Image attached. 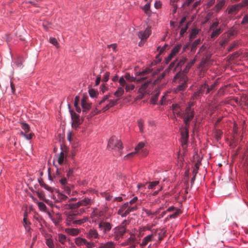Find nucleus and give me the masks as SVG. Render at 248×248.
I'll return each instance as SVG.
<instances>
[{
  "instance_id": "nucleus-13",
  "label": "nucleus",
  "mask_w": 248,
  "mask_h": 248,
  "mask_svg": "<svg viewBox=\"0 0 248 248\" xmlns=\"http://www.w3.org/2000/svg\"><path fill=\"white\" fill-rule=\"evenodd\" d=\"M241 9L239 3L230 6L228 7V14L235 15Z\"/></svg>"
},
{
  "instance_id": "nucleus-12",
  "label": "nucleus",
  "mask_w": 248,
  "mask_h": 248,
  "mask_svg": "<svg viewBox=\"0 0 248 248\" xmlns=\"http://www.w3.org/2000/svg\"><path fill=\"white\" fill-rule=\"evenodd\" d=\"M186 59L185 58H183L180 60H176L170 64L169 68L170 69H172V68L174 67V69H176V68H178L179 67L183 65L186 62Z\"/></svg>"
},
{
  "instance_id": "nucleus-29",
  "label": "nucleus",
  "mask_w": 248,
  "mask_h": 248,
  "mask_svg": "<svg viewBox=\"0 0 248 248\" xmlns=\"http://www.w3.org/2000/svg\"><path fill=\"white\" fill-rule=\"evenodd\" d=\"M78 202L80 206H85L88 205H91L92 202L91 199L88 198H85L79 201Z\"/></svg>"
},
{
  "instance_id": "nucleus-46",
  "label": "nucleus",
  "mask_w": 248,
  "mask_h": 248,
  "mask_svg": "<svg viewBox=\"0 0 248 248\" xmlns=\"http://www.w3.org/2000/svg\"><path fill=\"white\" fill-rule=\"evenodd\" d=\"M30 222L27 220V219L23 218V225L27 231H29L31 229L30 226Z\"/></svg>"
},
{
  "instance_id": "nucleus-17",
  "label": "nucleus",
  "mask_w": 248,
  "mask_h": 248,
  "mask_svg": "<svg viewBox=\"0 0 248 248\" xmlns=\"http://www.w3.org/2000/svg\"><path fill=\"white\" fill-rule=\"evenodd\" d=\"M152 82V80L151 79L146 80L144 83H143L140 86V87L139 89V93H147V89L149 85Z\"/></svg>"
},
{
  "instance_id": "nucleus-61",
  "label": "nucleus",
  "mask_w": 248,
  "mask_h": 248,
  "mask_svg": "<svg viewBox=\"0 0 248 248\" xmlns=\"http://www.w3.org/2000/svg\"><path fill=\"white\" fill-rule=\"evenodd\" d=\"M85 245L87 247V248H93L95 246V244L91 242H88L86 240V242L85 243Z\"/></svg>"
},
{
  "instance_id": "nucleus-10",
  "label": "nucleus",
  "mask_w": 248,
  "mask_h": 248,
  "mask_svg": "<svg viewBox=\"0 0 248 248\" xmlns=\"http://www.w3.org/2000/svg\"><path fill=\"white\" fill-rule=\"evenodd\" d=\"M112 225L108 222L101 221L98 224V228L103 231L104 233L108 232L111 229Z\"/></svg>"
},
{
  "instance_id": "nucleus-9",
  "label": "nucleus",
  "mask_w": 248,
  "mask_h": 248,
  "mask_svg": "<svg viewBox=\"0 0 248 248\" xmlns=\"http://www.w3.org/2000/svg\"><path fill=\"white\" fill-rule=\"evenodd\" d=\"M156 235V231H152V234L148 235L145 237L142 241V243L140 244L141 247H145L146 246L149 242L155 241V237Z\"/></svg>"
},
{
  "instance_id": "nucleus-21",
  "label": "nucleus",
  "mask_w": 248,
  "mask_h": 248,
  "mask_svg": "<svg viewBox=\"0 0 248 248\" xmlns=\"http://www.w3.org/2000/svg\"><path fill=\"white\" fill-rule=\"evenodd\" d=\"M65 232L72 236H76L80 232V230L77 228H66L65 229Z\"/></svg>"
},
{
  "instance_id": "nucleus-41",
  "label": "nucleus",
  "mask_w": 248,
  "mask_h": 248,
  "mask_svg": "<svg viewBox=\"0 0 248 248\" xmlns=\"http://www.w3.org/2000/svg\"><path fill=\"white\" fill-rule=\"evenodd\" d=\"M221 32V30L220 28L217 29L216 30H214L211 35V38H214L217 37L220 34Z\"/></svg>"
},
{
  "instance_id": "nucleus-53",
  "label": "nucleus",
  "mask_w": 248,
  "mask_h": 248,
  "mask_svg": "<svg viewBox=\"0 0 248 248\" xmlns=\"http://www.w3.org/2000/svg\"><path fill=\"white\" fill-rule=\"evenodd\" d=\"M89 93L91 97H94L96 96L97 92L93 89L89 90Z\"/></svg>"
},
{
  "instance_id": "nucleus-37",
  "label": "nucleus",
  "mask_w": 248,
  "mask_h": 248,
  "mask_svg": "<svg viewBox=\"0 0 248 248\" xmlns=\"http://www.w3.org/2000/svg\"><path fill=\"white\" fill-rule=\"evenodd\" d=\"M58 240L62 244H64L66 241V236L63 234L60 233L58 236Z\"/></svg>"
},
{
  "instance_id": "nucleus-39",
  "label": "nucleus",
  "mask_w": 248,
  "mask_h": 248,
  "mask_svg": "<svg viewBox=\"0 0 248 248\" xmlns=\"http://www.w3.org/2000/svg\"><path fill=\"white\" fill-rule=\"evenodd\" d=\"M150 2L151 0H149L148 2H147L143 7V10H144V12L147 14L149 15L151 14V11H150Z\"/></svg>"
},
{
  "instance_id": "nucleus-51",
  "label": "nucleus",
  "mask_w": 248,
  "mask_h": 248,
  "mask_svg": "<svg viewBox=\"0 0 248 248\" xmlns=\"http://www.w3.org/2000/svg\"><path fill=\"white\" fill-rule=\"evenodd\" d=\"M117 100H110L108 104L107 105L109 108H110L117 104Z\"/></svg>"
},
{
  "instance_id": "nucleus-14",
  "label": "nucleus",
  "mask_w": 248,
  "mask_h": 248,
  "mask_svg": "<svg viewBox=\"0 0 248 248\" xmlns=\"http://www.w3.org/2000/svg\"><path fill=\"white\" fill-rule=\"evenodd\" d=\"M119 82L122 86H125V91L127 92L133 90L135 88V85L132 84H127L126 81L123 77L119 80Z\"/></svg>"
},
{
  "instance_id": "nucleus-56",
  "label": "nucleus",
  "mask_w": 248,
  "mask_h": 248,
  "mask_svg": "<svg viewBox=\"0 0 248 248\" xmlns=\"http://www.w3.org/2000/svg\"><path fill=\"white\" fill-rule=\"evenodd\" d=\"M241 23L242 25L248 24V14L244 16Z\"/></svg>"
},
{
  "instance_id": "nucleus-55",
  "label": "nucleus",
  "mask_w": 248,
  "mask_h": 248,
  "mask_svg": "<svg viewBox=\"0 0 248 248\" xmlns=\"http://www.w3.org/2000/svg\"><path fill=\"white\" fill-rule=\"evenodd\" d=\"M137 197H135L132 199H131L129 202H126V203H128V204L130 205H137L136 204V202H137Z\"/></svg>"
},
{
  "instance_id": "nucleus-58",
  "label": "nucleus",
  "mask_w": 248,
  "mask_h": 248,
  "mask_svg": "<svg viewBox=\"0 0 248 248\" xmlns=\"http://www.w3.org/2000/svg\"><path fill=\"white\" fill-rule=\"evenodd\" d=\"M165 75H166L165 72L162 73L160 75H159L157 77L156 79L155 80V82L157 83V82L160 81L165 77Z\"/></svg>"
},
{
  "instance_id": "nucleus-52",
  "label": "nucleus",
  "mask_w": 248,
  "mask_h": 248,
  "mask_svg": "<svg viewBox=\"0 0 248 248\" xmlns=\"http://www.w3.org/2000/svg\"><path fill=\"white\" fill-rule=\"evenodd\" d=\"M22 128L24 130L25 133H27L30 131L29 125L26 123L22 124Z\"/></svg>"
},
{
  "instance_id": "nucleus-7",
  "label": "nucleus",
  "mask_w": 248,
  "mask_h": 248,
  "mask_svg": "<svg viewBox=\"0 0 248 248\" xmlns=\"http://www.w3.org/2000/svg\"><path fill=\"white\" fill-rule=\"evenodd\" d=\"M204 93L206 94L209 93V85L206 82L200 86L198 91L194 93L193 95L197 98Z\"/></svg>"
},
{
  "instance_id": "nucleus-1",
  "label": "nucleus",
  "mask_w": 248,
  "mask_h": 248,
  "mask_svg": "<svg viewBox=\"0 0 248 248\" xmlns=\"http://www.w3.org/2000/svg\"><path fill=\"white\" fill-rule=\"evenodd\" d=\"M195 60H193L190 63H189L184 70V72H179L176 74L173 79V82L175 83H179L176 88L177 91H184L187 87V82L188 78L187 76L186 75L190 68L194 64Z\"/></svg>"
},
{
  "instance_id": "nucleus-22",
  "label": "nucleus",
  "mask_w": 248,
  "mask_h": 248,
  "mask_svg": "<svg viewBox=\"0 0 248 248\" xmlns=\"http://www.w3.org/2000/svg\"><path fill=\"white\" fill-rule=\"evenodd\" d=\"M98 236L97 231L94 229H90L87 233V237L89 238L96 239L98 238Z\"/></svg>"
},
{
  "instance_id": "nucleus-20",
  "label": "nucleus",
  "mask_w": 248,
  "mask_h": 248,
  "mask_svg": "<svg viewBox=\"0 0 248 248\" xmlns=\"http://www.w3.org/2000/svg\"><path fill=\"white\" fill-rule=\"evenodd\" d=\"M116 246V244L110 241L104 243H101L97 248H115Z\"/></svg>"
},
{
  "instance_id": "nucleus-49",
  "label": "nucleus",
  "mask_w": 248,
  "mask_h": 248,
  "mask_svg": "<svg viewBox=\"0 0 248 248\" xmlns=\"http://www.w3.org/2000/svg\"><path fill=\"white\" fill-rule=\"evenodd\" d=\"M64 153L62 152L60 154V155H59L58 159V162L60 165H61L62 164L63 160H64Z\"/></svg>"
},
{
  "instance_id": "nucleus-36",
  "label": "nucleus",
  "mask_w": 248,
  "mask_h": 248,
  "mask_svg": "<svg viewBox=\"0 0 248 248\" xmlns=\"http://www.w3.org/2000/svg\"><path fill=\"white\" fill-rule=\"evenodd\" d=\"M222 132L219 129H216L214 132V137L216 140H218L221 138Z\"/></svg>"
},
{
  "instance_id": "nucleus-15",
  "label": "nucleus",
  "mask_w": 248,
  "mask_h": 248,
  "mask_svg": "<svg viewBox=\"0 0 248 248\" xmlns=\"http://www.w3.org/2000/svg\"><path fill=\"white\" fill-rule=\"evenodd\" d=\"M151 33L150 28H147L144 31H140L138 33V36L141 40H146Z\"/></svg>"
},
{
  "instance_id": "nucleus-44",
  "label": "nucleus",
  "mask_w": 248,
  "mask_h": 248,
  "mask_svg": "<svg viewBox=\"0 0 248 248\" xmlns=\"http://www.w3.org/2000/svg\"><path fill=\"white\" fill-rule=\"evenodd\" d=\"M124 93V90L122 87H119L115 92L114 95L117 97L121 96Z\"/></svg>"
},
{
  "instance_id": "nucleus-32",
  "label": "nucleus",
  "mask_w": 248,
  "mask_h": 248,
  "mask_svg": "<svg viewBox=\"0 0 248 248\" xmlns=\"http://www.w3.org/2000/svg\"><path fill=\"white\" fill-rule=\"evenodd\" d=\"M199 32V30L196 28L193 29L189 35V40L191 41L193 39H195Z\"/></svg>"
},
{
  "instance_id": "nucleus-40",
  "label": "nucleus",
  "mask_w": 248,
  "mask_h": 248,
  "mask_svg": "<svg viewBox=\"0 0 248 248\" xmlns=\"http://www.w3.org/2000/svg\"><path fill=\"white\" fill-rule=\"evenodd\" d=\"M159 92H156L154 95H153L150 99L151 103L152 104H155L158 99V97L159 95Z\"/></svg>"
},
{
  "instance_id": "nucleus-59",
  "label": "nucleus",
  "mask_w": 248,
  "mask_h": 248,
  "mask_svg": "<svg viewBox=\"0 0 248 248\" xmlns=\"http://www.w3.org/2000/svg\"><path fill=\"white\" fill-rule=\"evenodd\" d=\"M241 8L248 6V0H243L241 2L239 3Z\"/></svg>"
},
{
  "instance_id": "nucleus-34",
  "label": "nucleus",
  "mask_w": 248,
  "mask_h": 248,
  "mask_svg": "<svg viewBox=\"0 0 248 248\" xmlns=\"http://www.w3.org/2000/svg\"><path fill=\"white\" fill-rule=\"evenodd\" d=\"M201 43V39L199 38L196 40L192 44L191 47V51L192 52H195L197 49V46Z\"/></svg>"
},
{
  "instance_id": "nucleus-47",
  "label": "nucleus",
  "mask_w": 248,
  "mask_h": 248,
  "mask_svg": "<svg viewBox=\"0 0 248 248\" xmlns=\"http://www.w3.org/2000/svg\"><path fill=\"white\" fill-rule=\"evenodd\" d=\"M49 217L52 220L53 222L55 224V225L57 226L59 225L60 220V217H59L58 218L53 217L51 215L50 213H48Z\"/></svg>"
},
{
  "instance_id": "nucleus-23",
  "label": "nucleus",
  "mask_w": 248,
  "mask_h": 248,
  "mask_svg": "<svg viewBox=\"0 0 248 248\" xmlns=\"http://www.w3.org/2000/svg\"><path fill=\"white\" fill-rule=\"evenodd\" d=\"M225 0H219L215 5L214 10L216 12L218 13L225 5Z\"/></svg>"
},
{
  "instance_id": "nucleus-24",
  "label": "nucleus",
  "mask_w": 248,
  "mask_h": 248,
  "mask_svg": "<svg viewBox=\"0 0 248 248\" xmlns=\"http://www.w3.org/2000/svg\"><path fill=\"white\" fill-rule=\"evenodd\" d=\"M154 231H156V235H158V240L161 241L166 236L167 231L165 228H162L159 230V232H158L157 230H153Z\"/></svg>"
},
{
  "instance_id": "nucleus-54",
  "label": "nucleus",
  "mask_w": 248,
  "mask_h": 248,
  "mask_svg": "<svg viewBox=\"0 0 248 248\" xmlns=\"http://www.w3.org/2000/svg\"><path fill=\"white\" fill-rule=\"evenodd\" d=\"M159 183L158 181H154L149 183V185L148 186V188L149 189H153L156 186H157Z\"/></svg>"
},
{
  "instance_id": "nucleus-11",
  "label": "nucleus",
  "mask_w": 248,
  "mask_h": 248,
  "mask_svg": "<svg viewBox=\"0 0 248 248\" xmlns=\"http://www.w3.org/2000/svg\"><path fill=\"white\" fill-rule=\"evenodd\" d=\"M107 212L106 209H104L102 210L98 209L97 208L93 209L92 214L91 217H96L97 218L101 217H104Z\"/></svg>"
},
{
  "instance_id": "nucleus-38",
  "label": "nucleus",
  "mask_w": 248,
  "mask_h": 248,
  "mask_svg": "<svg viewBox=\"0 0 248 248\" xmlns=\"http://www.w3.org/2000/svg\"><path fill=\"white\" fill-rule=\"evenodd\" d=\"M68 197L62 193H59L58 194V199L57 200V202H61L62 201H65L68 199Z\"/></svg>"
},
{
  "instance_id": "nucleus-57",
  "label": "nucleus",
  "mask_w": 248,
  "mask_h": 248,
  "mask_svg": "<svg viewBox=\"0 0 248 248\" xmlns=\"http://www.w3.org/2000/svg\"><path fill=\"white\" fill-rule=\"evenodd\" d=\"M189 23H187V25L186 27H183L181 29L180 35L181 36H183L184 34L186 31L187 28H188V25H189Z\"/></svg>"
},
{
  "instance_id": "nucleus-43",
  "label": "nucleus",
  "mask_w": 248,
  "mask_h": 248,
  "mask_svg": "<svg viewBox=\"0 0 248 248\" xmlns=\"http://www.w3.org/2000/svg\"><path fill=\"white\" fill-rule=\"evenodd\" d=\"M23 62H24L23 58L19 56L17 58L16 62H15V63L18 67H21L22 65V63H23Z\"/></svg>"
},
{
  "instance_id": "nucleus-48",
  "label": "nucleus",
  "mask_w": 248,
  "mask_h": 248,
  "mask_svg": "<svg viewBox=\"0 0 248 248\" xmlns=\"http://www.w3.org/2000/svg\"><path fill=\"white\" fill-rule=\"evenodd\" d=\"M38 182L40 184V185L41 186L44 187L45 188L48 190H50V187H49L47 185H46L43 181V179L42 178H40L38 179Z\"/></svg>"
},
{
  "instance_id": "nucleus-50",
  "label": "nucleus",
  "mask_w": 248,
  "mask_h": 248,
  "mask_svg": "<svg viewBox=\"0 0 248 248\" xmlns=\"http://www.w3.org/2000/svg\"><path fill=\"white\" fill-rule=\"evenodd\" d=\"M46 243L49 248H54V245L52 239H47Z\"/></svg>"
},
{
  "instance_id": "nucleus-45",
  "label": "nucleus",
  "mask_w": 248,
  "mask_h": 248,
  "mask_svg": "<svg viewBox=\"0 0 248 248\" xmlns=\"http://www.w3.org/2000/svg\"><path fill=\"white\" fill-rule=\"evenodd\" d=\"M182 47V45L181 44H177L176 46L174 47V48L171 50V53H172L173 54L175 55L176 53H177L180 48Z\"/></svg>"
},
{
  "instance_id": "nucleus-28",
  "label": "nucleus",
  "mask_w": 248,
  "mask_h": 248,
  "mask_svg": "<svg viewBox=\"0 0 248 248\" xmlns=\"http://www.w3.org/2000/svg\"><path fill=\"white\" fill-rule=\"evenodd\" d=\"M86 239L80 237H77L75 239V242L77 246L79 247L85 245L86 242Z\"/></svg>"
},
{
  "instance_id": "nucleus-5",
  "label": "nucleus",
  "mask_w": 248,
  "mask_h": 248,
  "mask_svg": "<svg viewBox=\"0 0 248 248\" xmlns=\"http://www.w3.org/2000/svg\"><path fill=\"white\" fill-rule=\"evenodd\" d=\"M152 70L150 68H146V69L143 70L142 72H140L139 75L142 77L140 78H137L135 77L131 76L129 73H126L124 75V78H125V81H127L128 82H133L136 81L137 82H141L142 80H145L147 78V77H143L147 74L151 72Z\"/></svg>"
},
{
  "instance_id": "nucleus-63",
  "label": "nucleus",
  "mask_w": 248,
  "mask_h": 248,
  "mask_svg": "<svg viewBox=\"0 0 248 248\" xmlns=\"http://www.w3.org/2000/svg\"><path fill=\"white\" fill-rule=\"evenodd\" d=\"M237 34V31L234 29H231L228 31V35L229 36H234Z\"/></svg>"
},
{
  "instance_id": "nucleus-18",
  "label": "nucleus",
  "mask_w": 248,
  "mask_h": 248,
  "mask_svg": "<svg viewBox=\"0 0 248 248\" xmlns=\"http://www.w3.org/2000/svg\"><path fill=\"white\" fill-rule=\"evenodd\" d=\"M136 237L133 234H130V237L128 238L125 242L122 243L121 245L122 246H125L127 245L132 246L133 244H136L135 242Z\"/></svg>"
},
{
  "instance_id": "nucleus-2",
  "label": "nucleus",
  "mask_w": 248,
  "mask_h": 248,
  "mask_svg": "<svg viewBox=\"0 0 248 248\" xmlns=\"http://www.w3.org/2000/svg\"><path fill=\"white\" fill-rule=\"evenodd\" d=\"M172 109L174 114H176L178 116L183 119L184 122L186 118H190V121H191L194 116V111L192 109L190 106L187 107L185 111L182 112V108L179 104H172Z\"/></svg>"
},
{
  "instance_id": "nucleus-30",
  "label": "nucleus",
  "mask_w": 248,
  "mask_h": 248,
  "mask_svg": "<svg viewBox=\"0 0 248 248\" xmlns=\"http://www.w3.org/2000/svg\"><path fill=\"white\" fill-rule=\"evenodd\" d=\"M59 181L61 185L65 187V190L66 191V192L69 194L70 192V188L69 187L66 186L67 183L66 178L65 177L62 178L61 179L59 180Z\"/></svg>"
},
{
  "instance_id": "nucleus-31",
  "label": "nucleus",
  "mask_w": 248,
  "mask_h": 248,
  "mask_svg": "<svg viewBox=\"0 0 248 248\" xmlns=\"http://www.w3.org/2000/svg\"><path fill=\"white\" fill-rule=\"evenodd\" d=\"M128 206V203H124L119 208L118 211V214L121 215L122 217H123V215L124 214V211L126 210V208Z\"/></svg>"
},
{
  "instance_id": "nucleus-4",
  "label": "nucleus",
  "mask_w": 248,
  "mask_h": 248,
  "mask_svg": "<svg viewBox=\"0 0 248 248\" xmlns=\"http://www.w3.org/2000/svg\"><path fill=\"white\" fill-rule=\"evenodd\" d=\"M190 121H190V118H186L185 120L184 123L185 124V126L181 131V142L183 147L186 145L188 140V129L189 127Z\"/></svg>"
},
{
  "instance_id": "nucleus-26",
  "label": "nucleus",
  "mask_w": 248,
  "mask_h": 248,
  "mask_svg": "<svg viewBox=\"0 0 248 248\" xmlns=\"http://www.w3.org/2000/svg\"><path fill=\"white\" fill-rule=\"evenodd\" d=\"M65 209H76L80 207L79 202L75 203L65 204L63 205Z\"/></svg>"
},
{
  "instance_id": "nucleus-27",
  "label": "nucleus",
  "mask_w": 248,
  "mask_h": 248,
  "mask_svg": "<svg viewBox=\"0 0 248 248\" xmlns=\"http://www.w3.org/2000/svg\"><path fill=\"white\" fill-rule=\"evenodd\" d=\"M81 106L83 108V112H86L91 108V104L87 103L85 98H83L81 100Z\"/></svg>"
},
{
  "instance_id": "nucleus-6",
  "label": "nucleus",
  "mask_w": 248,
  "mask_h": 248,
  "mask_svg": "<svg viewBox=\"0 0 248 248\" xmlns=\"http://www.w3.org/2000/svg\"><path fill=\"white\" fill-rule=\"evenodd\" d=\"M108 147L112 150H119L123 149L122 142L120 140L113 136L109 140Z\"/></svg>"
},
{
  "instance_id": "nucleus-64",
  "label": "nucleus",
  "mask_w": 248,
  "mask_h": 248,
  "mask_svg": "<svg viewBox=\"0 0 248 248\" xmlns=\"http://www.w3.org/2000/svg\"><path fill=\"white\" fill-rule=\"evenodd\" d=\"M110 97L109 94L106 95L103 97L102 99L99 102V105H101L103 103L105 102L107 100H108Z\"/></svg>"
},
{
  "instance_id": "nucleus-8",
  "label": "nucleus",
  "mask_w": 248,
  "mask_h": 248,
  "mask_svg": "<svg viewBox=\"0 0 248 248\" xmlns=\"http://www.w3.org/2000/svg\"><path fill=\"white\" fill-rule=\"evenodd\" d=\"M70 115L72 122V127L73 128H77L80 124L79 116L73 110H70Z\"/></svg>"
},
{
  "instance_id": "nucleus-25",
  "label": "nucleus",
  "mask_w": 248,
  "mask_h": 248,
  "mask_svg": "<svg viewBox=\"0 0 248 248\" xmlns=\"http://www.w3.org/2000/svg\"><path fill=\"white\" fill-rule=\"evenodd\" d=\"M137 209V205H130L128 204L127 207L126 208V210L124 211V214L123 215V217H125L127 215H128L130 212H134Z\"/></svg>"
},
{
  "instance_id": "nucleus-33",
  "label": "nucleus",
  "mask_w": 248,
  "mask_h": 248,
  "mask_svg": "<svg viewBox=\"0 0 248 248\" xmlns=\"http://www.w3.org/2000/svg\"><path fill=\"white\" fill-rule=\"evenodd\" d=\"M181 212L179 209H176L175 212L170 215L169 216L167 217L165 219L166 220H169L170 218H175L177 217L180 214Z\"/></svg>"
},
{
  "instance_id": "nucleus-60",
  "label": "nucleus",
  "mask_w": 248,
  "mask_h": 248,
  "mask_svg": "<svg viewBox=\"0 0 248 248\" xmlns=\"http://www.w3.org/2000/svg\"><path fill=\"white\" fill-rule=\"evenodd\" d=\"M38 206L39 209L41 210L44 211L46 209V206L43 202H38Z\"/></svg>"
},
{
  "instance_id": "nucleus-19",
  "label": "nucleus",
  "mask_w": 248,
  "mask_h": 248,
  "mask_svg": "<svg viewBox=\"0 0 248 248\" xmlns=\"http://www.w3.org/2000/svg\"><path fill=\"white\" fill-rule=\"evenodd\" d=\"M76 214L74 213H70L67 215V217L65 222L67 225L71 226L73 224V221L74 220Z\"/></svg>"
},
{
  "instance_id": "nucleus-42",
  "label": "nucleus",
  "mask_w": 248,
  "mask_h": 248,
  "mask_svg": "<svg viewBox=\"0 0 248 248\" xmlns=\"http://www.w3.org/2000/svg\"><path fill=\"white\" fill-rule=\"evenodd\" d=\"M87 220H88V218L87 217H85V218H83L80 219L74 220L73 221V224L74 225H77V224L81 225V224H83V223L86 222Z\"/></svg>"
},
{
  "instance_id": "nucleus-3",
  "label": "nucleus",
  "mask_w": 248,
  "mask_h": 248,
  "mask_svg": "<svg viewBox=\"0 0 248 248\" xmlns=\"http://www.w3.org/2000/svg\"><path fill=\"white\" fill-rule=\"evenodd\" d=\"M128 224V221L124 220L120 225L113 228L112 235L114 237V240L119 241L120 238L123 237L124 233L127 231L126 226Z\"/></svg>"
},
{
  "instance_id": "nucleus-35",
  "label": "nucleus",
  "mask_w": 248,
  "mask_h": 248,
  "mask_svg": "<svg viewBox=\"0 0 248 248\" xmlns=\"http://www.w3.org/2000/svg\"><path fill=\"white\" fill-rule=\"evenodd\" d=\"M218 84V81L216 80L213 84L209 86V93H212L216 90Z\"/></svg>"
},
{
  "instance_id": "nucleus-62",
  "label": "nucleus",
  "mask_w": 248,
  "mask_h": 248,
  "mask_svg": "<svg viewBox=\"0 0 248 248\" xmlns=\"http://www.w3.org/2000/svg\"><path fill=\"white\" fill-rule=\"evenodd\" d=\"M109 73L106 72L105 73V75H104V77H103V78L102 80L104 82H106L107 81H108V80L109 79Z\"/></svg>"
},
{
  "instance_id": "nucleus-16",
  "label": "nucleus",
  "mask_w": 248,
  "mask_h": 248,
  "mask_svg": "<svg viewBox=\"0 0 248 248\" xmlns=\"http://www.w3.org/2000/svg\"><path fill=\"white\" fill-rule=\"evenodd\" d=\"M144 146V144L142 142L139 143L135 147V152H132L124 156L125 159H127L129 157L133 156L140 150Z\"/></svg>"
}]
</instances>
